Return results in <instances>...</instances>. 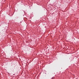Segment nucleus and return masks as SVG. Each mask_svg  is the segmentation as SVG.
Segmentation results:
<instances>
[{"instance_id":"nucleus-1","label":"nucleus","mask_w":79,"mask_h":79,"mask_svg":"<svg viewBox=\"0 0 79 79\" xmlns=\"http://www.w3.org/2000/svg\"><path fill=\"white\" fill-rule=\"evenodd\" d=\"M54 78V77H53L52 78V79H53Z\"/></svg>"}]
</instances>
